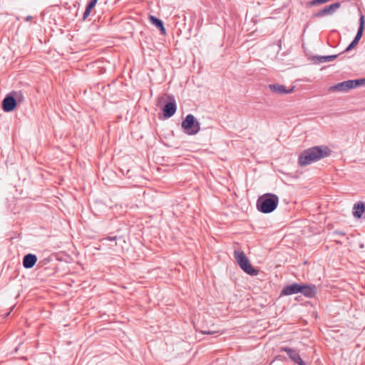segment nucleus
Instances as JSON below:
<instances>
[{
  "instance_id": "19",
  "label": "nucleus",
  "mask_w": 365,
  "mask_h": 365,
  "mask_svg": "<svg viewBox=\"0 0 365 365\" xmlns=\"http://www.w3.org/2000/svg\"><path fill=\"white\" fill-rule=\"evenodd\" d=\"M150 22L155 25L157 28L160 29V19L153 15L149 16Z\"/></svg>"
},
{
  "instance_id": "9",
  "label": "nucleus",
  "mask_w": 365,
  "mask_h": 365,
  "mask_svg": "<svg viewBox=\"0 0 365 365\" xmlns=\"http://www.w3.org/2000/svg\"><path fill=\"white\" fill-rule=\"evenodd\" d=\"M301 291L300 293L304 297L309 298H313L317 293V288L315 284H304L301 283Z\"/></svg>"
},
{
  "instance_id": "25",
  "label": "nucleus",
  "mask_w": 365,
  "mask_h": 365,
  "mask_svg": "<svg viewBox=\"0 0 365 365\" xmlns=\"http://www.w3.org/2000/svg\"><path fill=\"white\" fill-rule=\"evenodd\" d=\"M296 364L299 365H306V363L301 358L296 362Z\"/></svg>"
},
{
  "instance_id": "16",
  "label": "nucleus",
  "mask_w": 365,
  "mask_h": 365,
  "mask_svg": "<svg viewBox=\"0 0 365 365\" xmlns=\"http://www.w3.org/2000/svg\"><path fill=\"white\" fill-rule=\"evenodd\" d=\"M365 211V205L363 202H359L356 204H354L353 207V215L356 218H360L363 213Z\"/></svg>"
},
{
  "instance_id": "20",
  "label": "nucleus",
  "mask_w": 365,
  "mask_h": 365,
  "mask_svg": "<svg viewBox=\"0 0 365 365\" xmlns=\"http://www.w3.org/2000/svg\"><path fill=\"white\" fill-rule=\"evenodd\" d=\"M97 2L98 0H91L89 3L87 4L86 8L91 11L95 7Z\"/></svg>"
},
{
  "instance_id": "5",
  "label": "nucleus",
  "mask_w": 365,
  "mask_h": 365,
  "mask_svg": "<svg viewBox=\"0 0 365 365\" xmlns=\"http://www.w3.org/2000/svg\"><path fill=\"white\" fill-rule=\"evenodd\" d=\"M167 101L161 107L162 114L165 119L172 117L177 110V104L173 96L165 94Z\"/></svg>"
},
{
  "instance_id": "29",
  "label": "nucleus",
  "mask_w": 365,
  "mask_h": 365,
  "mask_svg": "<svg viewBox=\"0 0 365 365\" xmlns=\"http://www.w3.org/2000/svg\"><path fill=\"white\" fill-rule=\"evenodd\" d=\"M31 19H32V16H27L26 17V19H25V20H26V21H31Z\"/></svg>"
},
{
  "instance_id": "3",
  "label": "nucleus",
  "mask_w": 365,
  "mask_h": 365,
  "mask_svg": "<svg viewBox=\"0 0 365 365\" xmlns=\"http://www.w3.org/2000/svg\"><path fill=\"white\" fill-rule=\"evenodd\" d=\"M234 257L240 267L247 274L255 276L258 274V270L252 267L249 259L243 251H234Z\"/></svg>"
},
{
  "instance_id": "32",
  "label": "nucleus",
  "mask_w": 365,
  "mask_h": 365,
  "mask_svg": "<svg viewBox=\"0 0 365 365\" xmlns=\"http://www.w3.org/2000/svg\"><path fill=\"white\" fill-rule=\"evenodd\" d=\"M9 314H10V312H8V313H6V314H5V316H6V317H7V316H9Z\"/></svg>"
},
{
  "instance_id": "21",
  "label": "nucleus",
  "mask_w": 365,
  "mask_h": 365,
  "mask_svg": "<svg viewBox=\"0 0 365 365\" xmlns=\"http://www.w3.org/2000/svg\"><path fill=\"white\" fill-rule=\"evenodd\" d=\"M117 238H118V237H117V236H113V237H110V236H108V237H104V238L101 239V242H103V241H105V240H108V241H115V240H117Z\"/></svg>"
},
{
  "instance_id": "31",
  "label": "nucleus",
  "mask_w": 365,
  "mask_h": 365,
  "mask_svg": "<svg viewBox=\"0 0 365 365\" xmlns=\"http://www.w3.org/2000/svg\"><path fill=\"white\" fill-rule=\"evenodd\" d=\"M337 244H341V242L338 241V240H334Z\"/></svg>"
},
{
  "instance_id": "15",
  "label": "nucleus",
  "mask_w": 365,
  "mask_h": 365,
  "mask_svg": "<svg viewBox=\"0 0 365 365\" xmlns=\"http://www.w3.org/2000/svg\"><path fill=\"white\" fill-rule=\"evenodd\" d=\"M280 351L286 352L290 359L296 363L301 357L299 354L297 352V351L292 348L282 346L280 348Z\"/></svg>"
},
{
  "instance_id": "13",
  "label": "nucleus",
  "mask_w": 365,
  "mask_h": 365,
  "mask_svg": "<svg viewBox=\"0 0 365 365\" xmlns=\"http://www.w3.org/2000/svg\"><path fill=\"white\" fill-rule=\"evenodd\" d=\"M269 88L272 92L277 93H291L294 91V87L289 89H287L284 86L279 84V83H274V84H269Z\"/></svg>"
},
{
  "instance_id": "12",
  "label": "nucleus",
  "mask_w": 365,
  "mask_h": 365,
  "mask_svg": "<svg viewBox=\"0 0 365 365\" xmlns=\"http://www.w3.org/2000/svg\"><path fill=\"white\" fill-rule=\"evenodd\" d=\"M349 90L350 87L349 85L348 80L330 86L329 88V91L330 92H347Z\"/></svg>"
},
{
  "instance_id": "23",
  "label": "nucleus",
  "mask_w": 365,
  "mask_h": 365,
  "mask_svg": "<svg viewBox=\"0 0 365 365\" xmlns=\"http://www.w3.org/2000/svg\"><path fill=\"white\" fill-rule=\"evenodd\" d=\"M91 10H89L88 9L86 8V10L83 13V19H86L87 17L89 16L90 14H91Z\"/></svg>"
},
{
  "instance_id": "30",
  "label": "nucleus",
  "mask_w": 365,
  "mask_h": 365,
  "mask_svg": "<svg viewBox=\"0 0 365 365\" xmlns=\"http://www.w3.org/2000/svg\"><path fill=\"white\" fill-rule=\"evenodd\" d=\"M156 105L157 106L160 105V97H158L157 99H156Z\"/></svg>"
},
{
  "instance_id": "7",
  "label": "nucleus",
  "mask_w": 365,
  "mask_h": 365,
  "mask_svg": "<svg viewBox=\"0 0 365 365\" xmlns=\"http://www.w3.org/2000/svg\"><path fill=\"white\" fill-rule=\"evenodd\" d=\"M341 7L339 1L334 2L329 6H325L322 9L318 11L312 15L313 18H322L325 16L332 15L338 9Z\"/></svg>"
},
{
  "instance_id": "2",
  "label": "nucleus",
  "mask_w": 365,
  "mask_h": 365,
  "mask_svg": "<svg viewBox=\"0 0 365 365\" xmlns=\"http://www.w3.org/2000/svg\"><path fill=\"white\" fill-rule=\"evenodd\" d=\"M278 203L279 197L277 195L265 193L258 197L256 206L260 212L268 214L277 208Z\"/></svg>"
},
{
  "instance_id": "10",
  "label": "nucleus",
  "mask_w": 365,
  "mask_h": 365,
  "mask_svg": "<svg viewBox=\"0 0 365 365\" xmlns=\"http://www.w3.org/2000/svg\"><path fill=\"white\" fill-rule=\"evenodd\" d=\"M300 287L301 284L299 283H293L292 284L287 285L281 291L280 296H287L300 293Z\"/></svg>"
},
{
  "instance_id": "4",
  "label": "nucleus",
  "mask_w": 365,
  "mask_h": 365,
  "mask_svg": "<svg viewBox=\"0 0 365 365\" xmlns=\"http://www.w3.org/2000/svg\"><path fill=\"white\" fill-rule=\"evenodd\" d=\"M182 128L184 132L190 135L197 134L200 130V123L192 114H188L182 122Z\"/></svg>"
},
{
  "instance_id": "6",
  "label": "nucleus",
  "mask_w": 365,
  "mask_h": 365,
  "mask_svg": "<svg viewBox=\"0 0 365 365\" xmlns=\"http://www.w3.org/2000/svg\"><path fill=\"white\" fill-rule=\"evenodd\" d=\"M364 26H365L364 16L363 15H361L360 19H359V28H358L357 33H356L354 38L353 39V41L346 48L344 51L348 52V51H351V49H353L354 48H355L357 46V44L359 43L361 38L363 36V32H364Z\"/></svg>"
},
{
  "instance_id": "17",
  "label": "nucleus",
  "mask_w": 365,
  "mask_h": 365,
  "mask_svg": "<svg viewBox=\"0 0 365 365\" xmlns=\"http://www.w3.org/2000/svg\"><path fill=\"white\" fill-rule=\"evenodd\" d=\"M350 89L361 86V81L359 79L348 80Z\"/></svg>"
},
{
  "instance_id": "14",
  "label": "nucleus",
  "mask_w": 365,
  "mask_h": 365,
  "mask_svg": "<svg viewBox=\"0 0 365 365\" xmlns=\"http://www.w3.org/2000/svg\"><path fill=\"white\" fill-rule=\"evenodd\" d=\"M338 55L329 56H313L311 58L312 62L315 64H320L322 63L331 61L337 58Z\"/></svg>"
},
{
  "instance_id": "26",
  "label": "nucleus",
  "mask_w": 365,
  "mask_h": 365,
  "mask_svg": "<svg viewBox=\"0 0 365 365\" xmlns=\"http://www.w3.org/2000/svg\"><path fill=\"white\" fill-rule=\"evenodd\" d=\"M202 333L204 334H212L215 333V331L204 330V331H202Z\"/></svg>"
},
{
  "instance_id": "28",
  "label": "nucleus",
  "mask_w": 365,
  "mask_h": 365,
  "mask_svg": "<svg viewBox=\"0 0 365 365\" xmlns=\"http://www.w3.org/2000/svg\"><path fill=\"white\" fill-rule=\"evenodd\" d=\"M360 81H361V86H364L365 85V78H360Z\"/></svg>"
},
{
  "instance_id": "18",
  "label": "nucleus",
  "mask_w": 365,
  "mask_h": 365,
  "mask_svg": "<svg viewBox=\"0 0 365 365\" xmlns=\"http://www.w3.org/2000/svg\"><path fill=\"white\" fill-rule=\"evenodd\" d=\"M11 93L14 95L15 98H16V103L17 102H21L24 100V96L23 93L21 91H13Z\"/></svg>"
},
{
  "instance_id": "8",
  "label": "nucleus",
  "mask_w": 365,
  "mask_h": 365,
  "mask_svg": "<svg viewBox=\"0 0 365 365\" xmlns=\"http://www.w3.org/2000/svg\"><path fill=\"white\" fill-rule=\"evenodd\" d=\"M16 98H15L11 93L6 96L2 101V108L4 111L11 112L15 109L17 106Z\"/></svg>"
},
{
  "instance_id": "22",
  "label": "nucleus",
  "mask_w": 365,
  "mask_h": 365,
  "mask_svg": "<svg viewBox=\"0 0 365 365\" xmlns=\"http://www.w3.org/2000/svg\"><path fill=\"white\" fill-rule=\"evenodd\" d=\"M332 235H333L344 236L345 232L344 231L336 230L333 231Z\"/></svg>"
},
{
  "instance_id": "1",
  "label": "nucleus",
  "mask_w": 365,
  "mask_h": 365,
  "mask_svg": "<svg viewBox=\"0 0 365 365\" xmlns=\"http://www.w3.org/2000/svg\"><path fill=\"white\" fill-rule=\"evenodd\" d=\"M331 150L327 146H313L304 150L298 157V164L302 166L311 165L329 156Z\"/></svg>"
},
{
  "instance_id": "11",
  "label": "nucleus",
  "mask_w": 365,
  "mask_h": 365,
  "mask_svg": "<svg viewBox=\"0 0 365 365\" xmlns=\"http://www.w3.org/2000/svg\"><path fill=\"white\" fill-rule=\"evenodd\" d=\"M37 259V257L34 254L29 253L26 255L22 261L24 267L26 269H31L36 263Z\"/></svg>"
},
{
  "instance_id": "24",
  "label": "nucleus",
  "mask_w": 365,
  "mask_h": 365,
  "mask_svg": "<svg viewBox=\"0 0 365 365\" xmlns=\"http://www.w3.org/2000/svg\"><path fill=\"white\" fill-rule=\"evenodd\" d=\"M166 33L165 28L164 27L163 23L161 21V35H165Z\"/></svg>"
},
{
  "instance_id": "27",
  "label": "nucleus",
  "mask_w": 365,
  "mask_h": 365,
  "mask_svg": "<svg viewBox=\"0 0 365 365\" xmlns=\"http://www.w3.org/2000/svg\"><path fill=\"white\" fill-rule=\"evenodd\" d=\"M49 260L48 259H44L43 260H41L39 262V264L44 265L46 262H48Z\"/></svg>"
}]
</instances>
